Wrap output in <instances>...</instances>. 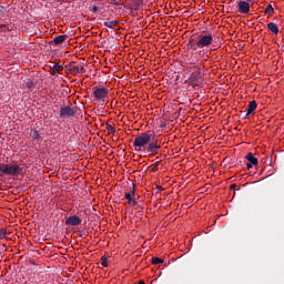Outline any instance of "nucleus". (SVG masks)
Here are the masks:
<instances>
[{
    "label": "nucleus",
    "instance_id": "f257e3e1",
    "mask_svg": "<svg viewBox=\"0 0 284 284\" xmlns=\"http://www.w3.org/2000/svg\"><path fill=\"white\" fill-rule=\"evenodd\" d=\"M214 43V37L212 33L209 34H200L197 36V39L190 38L189 40V47L191 50H203Z\"/></svg>",
    "mask_w": 284,
    "mask_h": 284
},
{
    "label": "nucleus",
    "instance_id": "f03ea898",
    "mask_svg": "<svg viewBox=\"0 0 284 284\" xmlns=\"http://www.w3.org/2000/svg\"><path fill=\"white\" fill-rule=\"evenodd\" d=\"M152 138L154 139V135L150 132L140 133L136 135L133 142L135 152H143L145 146L149 145L150 141H152Z\"/></svg>",
    "mask_w": 284,
    "mask_h": 284
},
{
    "label": "nucleus",
    "instance_id": "7ed1b4c3",
    "mask_svg": "<svg viewBox=\"0 0 284 284\" xmlns=\"http://www.w3.org/2000/svg\"><path fill=\"white\" fill-rule=\"evenodd\" d=\"M79 112V108L74 105H62L60 108V119H70Z\"/></svg>",
    "mask_w": 284,
    "mask_h": 284
},
{
    "label": "nucleus",
    "instance_id": "20e7f679",
    "mask_svg": "<svg viewBox=\"0 0 284 284\" xmlns=\"http://www.w3.org/2000/svg\"><path fill=\"white\" fill-rule=\"evenodd\" d=\"M68 70L73 77H79V74H83V72H85V64L83 62H71Z\"/></svg>",
    "mask_w": 284,
    "mask_h": 284
},
{
    "label": "nucleus",
    "instance_id": "39448f33",
    "mask_svg": "<svg viewBox=\"0 0 284 284\" xmlns=\"http://www.w3.org/2000/svg\"><path fill=\"white\" fill-rule=\"evenodd\" d=\"M92 92H93V97H94V99H97V101H103V99H105L108 97V94H110V90H108L101 85L93 87Z\"/></svg>",
    "mask_w": 284,
    "mask_h": 284
},
{
    "label": "nucleus",
    "instance_id": "423d86ee",
    "mask_svg": "<svg viewBox=\"0 0 284 284\" xmlns=\"http://www.w3.org/2000/svg\"><path fill=\"white\" fill-rule=\"evenodd\" d=\"M191 85H201L203 83V77L201 75V68H196L189 79Z\"/></svg>",
    "mask_w": 284,
    "mask_h": 284
},
{
    "label": "nucleus",
    "instance_id": "0eeeda50",
    "mask_svg": "<svg viewBox=\"0 0 284 284\" xmlns=\"http://www.w3.org/2000/svg\"><path fill=\"white\" fill-rule=\"evenodd\" d=\"M146 145L148 146L144 150H146V152H151V154H156L159 150H161V144L155 140H150V143Z\"/></svg>",
    "mask_w": 284,
    "mask_h": 284
},
{
    "label": "nucleus",
    "instance_id": "6e6552de",
    "mask_svg": "<svg viewBox=\"0 0 284 284\" xmlns=\"http://www.w3.org/2000/svg\"><path fill=\"white\" fill-rule=\"evenodd\" d=\"M6 174L9 176H17V174H21V166H19V164H7Z\"/></svg>",
    "mask_w": 284,
    "mask_h": 284
},
{
    "label": "nucleus",
    "instance_id": "1a4fd4ad",
    "mask_svg": "<svg viewBox=\"0 0 284 284\" xmlns=\"http://www.w3.org/2000/svg\"><path fill=\"white\" fill-rule=\"evenodd\" d=\"M237 12L240 14H250V2L241 0L237 3Z\"/></svg>",
    "mask_w": 284,
    "mask_h": 284
},
{
    "label": "nucleus",
    "instance_id": "9d476101",
    "mask_svg": "<svg viewBox=\"0 0 284 284\" xmlns=\"http://www.w3.org/2000/svg\"><path fill=\"white\" fill-rule=\"evenodd\" d=\"M68 39V36H57L53 38L52 41L49 42V44L53 45L54 48H57V45H61L65 42V40Z\"/></svg>",
    "mask_w": 284,
    "mask_h": 284
},
{
    "label": "nucleus",
    "instance_id": "9b49d317",
    "mask_svg": "<svg viewBox=\"0 0 284 284\" xmlns=\"http://www.w3.org/2000/svg\"><path fill=\"white\" fill-rule=\"evenodd\" d=\"M82 223V220L81 217L77 216V215H71L65 221V225H73V226H77V225H81Z\"/></svg>",
    "mask_w": 284,
    "mask_h": 284
},
{
    "label": "nucleus",
    "instance_id": "f8f14e48",
    "mask_svg": "<svg viewBox=\"0 0 284 284\" xmlns=\"http://www.w3.org/2000/svg\"><path fill=\"white\" fill-rule=\"evenodd\" d=\"M256 108H258V105L256 104V101H251L248 103V106H247L246 114H245L244 119H250V114H253L254 111L256 110Z\"/></svg>",
    "mask_w": 284,
    "mask_h": 284
},
{
    "label": "nucleus",
    "instance_id": "ddd939ff",
    "mask_svg": "<svg viewBox=\"0 0 284 284\" xmlns=\"http://www.w3.org/2000/svg\"><path fill=\"white\" fill-rule=\"evenodd\" d=\"M136 196V191L134 189V185H132L128 192L124 193V199H126L130 203V201Z\"/></svg>",
    "mask_w": 284,
    "mask_h": 284
},
{
    "label": "nucleus",
    "instance_id": "4468645a",
    "mask_svg": "<svg viewBox=\"0 0 284 284\" xmlns=\"http://www.w3.org/2000/svg\"><path fill=\"white\" fill-rule=\"evenodd\" d=\"M143 6V0H132L131 3L129 4L130 10H139Z\"/></svg>",
    "mask_w": 284,
    "mask_h": 284
},
{
    "label": "nucleus",
    "instance_id": "2eb2a0df",
    "mask_svg": "<svg viewBox=\"0 0 284 284\" xmlns=\"http://www.w3.org/2000/svg\"><path fill=\"white\" fill-rule=\"evenodd\" d=\"M266 28H268L270 32H273V34H278L281 32V30H278V24L274 22L267 23Z\"/></svg>",
    "mask_w": 284,
    "mask_h": 284
},
{
    "label": "nucleus",
    "instance_id": "dca6fc26",
    "mask_svg": "<svg viewBox=\"0 0 284 284\" xmlns=\"http://www.w3.org/2000/svg\"><path fill=\"white\" fill-rule=\"evenodd\" d=\"M245 159L251 163V165H258V159H256L253 153H247Z\"/></svg>",
    "mask_w": 284,
    "mask_h": 284
},
{
    "label": "nucleus",
    "instance_id": "f3484780",
    "mask_svg": "<svg viewBox=\"0 0 284 284\" xmlns=\"http://www.w3.org/2000/svg\"><path fill=\"white\" fill-rule=\"evenodd\" d=\"M104 26H105V28H111V29L116 28V26H119V21H116V20L105 21Z\"/></svg>",
    "mask_w": 284,
    "mask_h": 284
},
{
    "label": "nucleus",
    "instance_id": "a211bd4d",
    "mask_svg": "<svg viewBox=\"0 0 284 284\" xmlns=\"http://www.w3.org/2000/svg\"><path fill=\"white\" fill-rule=\"evenodd\" d=\"M63 65L61 64H53L52 67V74H57V72H62Z\"/></svg>",
    "mask_w": 284,
    "mask_h": 284
},
{
    "label": "nucleus",
    "instance_id": "6ab92c4d",
    "mask_svg": "<svg viewBox=\"0 0 284 284\" xmlns=\"http://www.w3.org/2000/svg\"><path fill=\"white\" fill-rule=\"evenodd\" d=\"M159 165H161V161L155 162L150 166L151 172H159Z\"/></svg>",
    "mask_w": 284,
    "mask_h": 284
},
{
    "label": "nucleus",
    "instance_id": "aec40b11",
    "mask_svg": "<svg viewBox=\"0 0 284 284\" xmlns=\"http://www.w3.org/2000/svg\"><path fill=\"white\" fill-rule=\"evenodd\" d=\"M163 262H164L163 258H160V257H152L151 260V263L153 265H159L160 263H163Z\"/></svg>",
    "mask_w": 284,
    "mask_h": 284
},
{
    "label": "nucleus",
    "instance_id": "412c9836",
    "mask_svg": "<svg viewBox=\"0 0 284 284\" xmlns=\"http://www.w3.org/2000/svg\"><path fill=\"white\" fill-rule=\"evenodd\" d=\"M273 12H274V7H272V4H268L264 10L265 14H273Z\"/></svg>",
    "mask_w": 284,
    "mask_h": 284
},
{
    "label": "nucleus",
    "instance_id": "4be33fe9",
    "mask_svg": "<svg viewBox=\"0 0 284 284\" xmlns=\"http://www.w3.org/2000/svg\"><path fill=\"white\" fill-rule=\"evenodd\" d=\"M31 139L33 141H39V139H41V135L39 134V131H34L32 134H31Z\"/></svg>",
    "mask_w": 284,
    "mask_h": 284
},
{
    "label": "nucleus",
    "instance_id": "5701e85b",
    "mask_svg": "<svg viewBox=\"0 0 284 284\" xmlns=\"http://www.w3.org/2000/svg\"><path fill=\"white\" fill-rule=\"evenodd\" d=\"M7 164L0 163V176H3L6 174Z\"/></svg>",
    "mask_w": 284,
    "mask_h": 284
},
{
    "label": "nucleus",
    "instance_id": "b1692460",
    "mask_svg": "<svg viewBox=\"0 0 284 284\" xmlns=\"http://www.w3.org/2000/svg\"><path fill=\"white\" fill-rule=\"evenodd\" d=\"M106 131L110 132V134H114V132H116V129H114L112 124H106Z\"/></svg>",
    "mask_w": 284,
    "mask_h": 284
},
{
    "label": "nucleus",
    "instance_id": "393cba45",
    "mask_svg": "<svg viewBox=\"0 0 284 284\" xmlns=\"http://www.w3.org/2000/svg\"><path fill=\"white\" fill-rule=\"evenodd\" d=\"M101 265H102V267H108V257L106 256L101 257Z\"/></svg>",
    "mask_w": 284,
    "mask_h": 284
},
{
    "label": "nucleus",
    "instance_id": "a878e982",
    "mask_svg": "<svg viewBox=\"0 0 284 284\" xmlns=\"http://www.w3.org/2000/svg\"><path fill=\"white\" fill-rule=\"evenodd\" d=\"M129 205H134V206H136V205H139V202H136V199L133 197L132 200L129 201Z\"/></svg>",
    "mask_w": 284,
    "mask_h": 284
},
{
    "label": "nucleus",
    "instance_id": "bb28decb",
    "mask_svg": "<svg viewBox=\"0 0 284 284\" xmlns=\"http://www.w3.org/2000/svg\"><path fill=\"white\" fill-rule=\"evenodd\" d=\"M7 12L3 6H0V17H3V14Z\"/></svg>",
    "mask_w": 284,
    "mask_h": 284
},
{
    "label": "nucleus",
    "instance_id": "cd10ccee",
    "mask_svg": "<svg viewBox=\"0 0 284 284\" xmlns=\"http://www.w3.org/2000/svg\"><path fill=\"white\" fill-rule=\"evenodd\" d=\"M6 234H7L6 229L0 230V239H3V236H6Z\"/></svg>",
    "mask_w": 284,
    "mask_h": 284
},
{
    "label": "nucleus",
    "instance_id": "c85d7f7f",
    "mask_svg": "<svg viewBox=\"0 0 284 284\" xmlns=\"http://www.w3.org/2000/svg\"><path fill=\"white\" fill-rule=\"evenodd\" d=\"M90 12H94V13L99 12V7L93 6V8L90 9Z\"/></svg>",
    "mask_w": 284,
    "mask_h": 284
},
{
    "label": "nucleus",
    "instance_id": "c756f323",
    "mask_svg": "<svg viewBox=\"0 0 284 284\" xmlns=\"http://www.w3.org/2000/svg\"><path fill=\"white\" fill-rule=\"evenodd\" d=\"M252 165H254V164H252V163L248 162V163L246 164V169H247V170H252Z\"/></svg>",
    "mask_w": 284,
    "mask_h": 284
},
{
    "label": "nucleus",
    "instance_id": "7c9ffc66",
    "mask_svg": "<svg viewBox=\"0 0 284 284\" xmlns=\"http://www.w3.org/2000/svg\"><path fill=\"white\" fill-rule=\"evenodd\" d=\"M230 190H236V184H231Z\"/></svg>",
    "mask_w": 284,
    "mask_h": 284
},
{
    "label": "nucleus",
    "instance_id": "2f4dec72",
    "mask_svg": "<svg viewBox=\"0 0 284 284\" xmlns=\"http://www.w3.org/2000/svg\"><path fill=\"white\" fill-rule=\"evenodd\" d=\"M138 284H145V281L141 280Z\"/></svg>",
    "mask_w": 284,
    "mask_h": 284
},
{
    "label": "nucleus",
    "instance_id": "473e14b6",
    "mask_svg": "<svg viewBox=\"0 0 284 284\" xmlns=\"http://www.w3.org/2000/svg\"><path fill=\"white\" fill-rule=\"evenodd\" d=\"M28 88H32V82H30V83L28 84Z\"/></svg>",
    "mask_w": 284,
    "mask_h": 284
},
{
    "label": "nucleus",
    "instance_id": "72a5a7b5",
    "mask_svg": "<svg viewBox=\"0 0 284 284\" xmlns=\"http://www.w3.org/2000/svg\"><path fill=\"white\" fill-rule=\"evenodd\" d=\"M248 3H252L254 0H246Z\"/></svg>",
    "mask_w": 284,
    "mask_h": 284
},
{
    "label": "nucleus",
    "instance_id": "f704fd0d",
    "mask_svg": "<svg viewBox=\"0 0 284 284\" xmlns=\"http://www.w3.org/2000/svg\"><path fill=\"white\" fill-rule=\"evenodd\" d=\"M158 190H160V191H161V190H163V187H162V186H158Z\"/></svg>",
    "mask_w": 284,
    "mask_h": 284
},
{
    "label": "nucleus",
    "instance_id": "c9c22d12",
    "mask_svg": "<svg viewBox=\"0 0 284 284\" xmlns=\"http://www.w3.org/2000/svg\"><path fill=\"white\" fill-rule=\"evenodd\" d=\"M1 28H6V26H4V24H1V26H0V29H1Z\"/></svg>",
    "mask_w": 284,
    "mask_h": 284
},
{
    "label": "nucleus",
    "instance_id": "e433bc0d",
    "mask_svg": "<svg viewBox=\"0 0 284 284\" xmlns=\"http://www.w3.org/2000/svg\"><path fill=\"white\" fill-rule=\"evenodd\" d=\"M135 206H136L138 209H140V207H141V205H139V204H138V205H135Z\"/></svg>",
    "mask_w": 284,
    "mask_h": 284
},
{
    "label": "nucleus",
    "instance_id": "4c0bfd02",
    "mask_svg": "<svg viewBox=\"0 0 284 284\" xmlns=\"http://www.w3.org/2000/svg\"><path fill=\"white\" fill-rule=\"evenodd\" d=\"M112 1H116V0H112Z\"/></svg>",
    "mask_w": 284,
    "mask_h": 284
}]
</instances>
